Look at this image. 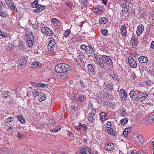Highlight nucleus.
Segmentation results:
<instances>
[{
	"label": "nucleus",
	"instance_id": "f257e3e1",
	"mask_svg": "<svg viewBox=\"0 0 154 154\" xmlns=\"http://www.w3.org/2000/svg\"><path fill=\"white\" fill-rule=\"evenodd\" d=\"M5 7V4L3 5V3L0 1V16L3 18L7 17L9 16L7 9Z\"/></svg>",
	"mask_w": 154,
	"mask_h": 154
},
{
	"label": "nucleus",
	"instance_id": "f03ea898",
	"mask_svg": "<svg viewBox=\"0 0 154 154\" xmlns=\"http://www.w3.org/2000/svg\"><path fill=\"white\" fill-rule=\"evenodd\" d=\"M136 142L139 145H142L144 141L143 137L141 135L137 134H134L132 136Z\"/></svg>",
	"mask_w": 154,
	"mask_h": 154
},
{
	"label": "nucleus",
	"instance_id": "7ed1b4c3",
	"mask_svg": "<svg viewBox=\"0 0 154 154\" xmlns=\"http://www.w3.org/2000/svg\"><path fill=\"white\" fill-rule=\"evenodd\" d=\"M27 44L29 48L32 47L33 45L34 42V35L32 32H30L29 35H27Z\"/></svg>",
	"mask_w": 154,
	"mask_h": 154
},
{
	"label": "nucleus",
	"instance_id": "20e7f679",
	"mask_svg": "<svg viewBox=\"0 0 154 154\" xmlns=\"http://www.w3.org/2000/svg\"><path fill=\"white\" fill-rule=\"evenodd\" d=\"M101 57V60L106 63L107 66L109 67H111L112 65V60L108 56L106 55H102Z\"/></svg>",
	"mask_w": 154,
	"mask_h": 154
},
{
	"label": "nucleus",
	"instance_id": "39448f33",
	"mask_svg": "<svg viewBox=\"0 0 154 154\" xmlns=\"http://www.w3.org/2000/svg\"><path fill=\"white\" fill-rule=\"evenodd\" d=\"M42 32L44 33L46 35L52 36L53 35V31L47 27H42L41 29Z\"/></svg>",
	"mask_w": 154,
	"mask_h": 154
},
{
	"label": "nucleus",
	"instance_id": "423d86ee",
	"mask_svg": "<svg viewBox=\"0 0 154 154\" xmlns=\"http://www.w3.org/2000/svg\"><path fill=\"white\" fill-rule=\"evenodd\" d=\"M129 95L131 100L138 102V95L136 91H131L129 93Z\"/></svg>",
	"mask_w": 154,
	"mask_h": 154
},
{
	"label": "nucleus",
	"instance_id": "0eeeda50",
	"mask_svg": "<svg viewBox=\"0 0 154 154\" xmlns=\"http://www.w3.org/2000/svg\"><path fill=\"white\" fill-rule=\"evenodd\" d=\"M119 96L120 98L122 101L125 100L127 98V93L125 90L123 89H121L119 91Z\"/></svg>",
	"mask_w": 154,
	"mask_h": 154
},
{
	"label": "nucleus",
	"instance_id": "6e6552de",
	"mask_svg": "<svg viewBox=\"0 0 154 154\" xmlns=\"http://www.w3.org/2000/svg\"><path fill=\"white\" fill-rule=\"evenodd\" d=\"M28 57L26 55H24L20 57V60L18 61V63L20 66L23 67L26 63Z\"/></svg>",
	"mask_w": 154,
	"mask_h": 154
},
{
	"label": "nucleus",
	"instance_id": "1a4fd4ad",
	"mask_svg": "<svg viewBox=\"0 0 154 154\" xmlns=\"http://www.w3.org/2000/svg\"><path fill=\"white\" fill-rule=\"evenodd\" d=\"M148 96V94L142 92L141 94H138V100L137 102L143 101Z\"/></svg>",
	"mask_w": 154,
	"mask_h": 154
},
{
	"label": "nucleus",
	"instance_id": "9d476101",
	"mask_svg": "<svg viewBox=\"0 0 154 154\" xmlns=\"http://www.w3.org/2000/svg\"><path fill=\"white\" fill-rule=\"evenodd\" d=\"M62 65H63V63H59L56 66L54 69L55 71L57 73H60L61 72H63V68L62 66Z\"/></svg>",
	"mask_w": 154,
	"mask_h": 154
},
{
	"label": "nucleus",
	"instance_id": "9b49d317",
	"mask_svg": "<svg viewBox=\"0 0 154 154\" xmlns=\"http://www.w3.org/2000/svg\"><path fill=\"white\" fill-rule=\"evenodd\" d=\"M128 63L130 66L134 68L136 67L137 64L134 60L131 57H128Z\"/></svg>",
	"mask_w": 154,
	"mask_h": 154
},
{
	"label": "nucleus",
	"instance_id": "f8f14e48",
	"mask_svg": "<svg viewBox=\"0 0 154 154\" xmlns=\"http://www.w3.org/2000/svg\"><path fill=\"white\" fill-rule=\"evenodd\" d=\"M114 148V145L112 143H109L105 146V149L106 150L108 151H112L113 150Z\"/></svg>",
	"mask_w": 154,
	"mask_h": 154
},
{
	"label": "nucleus",
	"instance_id": "ddd939ff",
	"mask_svg": "<svg viewBox=\"0 0 154 154\" xmlns=\"http://www.w3.org/2000/svg\"><path fill=\"white\" fill-rule=\"evenodd\" d=\"M144 29V27L143 25H139L137 26L136 33L138 36H140Z\"/></svg>",
	"mask_w": 154,
	"mask_h": 154
},
{
	"label": "nucleus",
	"instance_id": "4468645a",
	"mask_svg": "<svg viewBox=\"0 0 154 154\" xmlns=\"http://www.w3.org/2000/svg\"><path fill=\"white\" fill-rule=\"evenodd\" d=\"M105 131L109 133L111 135L115 137L117 136L116 133L112 128H109V129L106 128L105 129Z\"/></svg>",
	"mask_w": 154,
	"mask_h": 154
},
{
	"label": "nucleus",
	"instance_id": "2eb2a0df",
	"mask_svg": "<svg viewBox=\"0 0 154 154\" xmlns=\"http://www.w3.org/2000/svg\"><path fill=\"white\" fill-rule=\"evenodd\" d=\"M154 122V115L149 116L147 119L145 121V123L148 124Z\"/></svg>",
	"mask_w": 154,
	"mask_h": 154
},
{
	"label": "nucleus",
	"instance_id": "dca6fc26",
	"mask_svg": "<svg viewBox=\"0 0 154 154\" xmlns=\"http://www.w3.org/2000/svg\"><path fill=\"white\" fill-rule=\"evenodd\" d=\"M101 57H100L98 58V60H97V62L99 63V65L102 71L105 70V63L101 60Z\"/></svg>",
	"mask_w": 154,
	"mask_h": 154
},
{
	"label": "nucleus",
	"instance_id": "f3484780",
	"mask_svg": "<svg viewBox=\"0 0 154 154\" xmlns=\"http://www.w3.org/2000/svg\"><path fill=\"white\" fill-rule=\"evenodd\" d=\"M138 60L140 63H146L148 62V59L146 57L141 56L139 57Z\"/></svg>",
	"mask_w": 154,
	"mask_h": 154
},
{
	"label": "nucleus",
	"instance_id": "a211bd4d",
	"mask_svg": "<svg viewBox=\"0 0 154 154\" xmlns=\"http://www.w3.org/2000/svg\"><path fill=\"white\" fill-rule=\"evenodd\" d=\"M87 68L88 70L91 72L93 75H95L96 73V72L94 70L95 68L92 65L90 64H88L87 65Z\"/></svg>",
	"mask_w": 154,
	"mask_h": 154
},
{
	"label": "nucleus",
	"instance_id": "6ab92c4d",
	"mask_svg": "<svg viewBox=\"0 0 154 154\" xmlns=\"http://www.w3.org/2000/svg\"><path fill=\"white\" fill-rule=\"evenodd\" d=\"M108 19L106 17H100L99 19V22L101 24H105L108 23Z\"/></svg>",
	"mask_w": 154,
	"mask_h": 154
},
{
	"label": "nucleus",
	"instance_id": "aec40b11",
	"mask_svg": "<svg viewBox=\"0 0 154 154\" xmlns=\"http://www.w3.org/2000/svg\"><path fill=\"white\" fill-rule=\"evenodd\" d=\"M38 100L40 102H42L45 100L46 98V94L42 92L40 93V94L38 97Z\"/></svg>",
	"mask_w": 154,
	"mask_h": 154
},
{
	"label": "nucleus",
	"instance_id": "412c9836",
	"mask_svg": "<svg viewBox=\"0 0 154 154\" xmlns=\"http://www.w3.org/2000/svg\"><path fill=\"white\" fill-rule=\"evenodd\" d=\"M63 67V72H67L69 71L71 69V67L68 64L66 63H63L62 65Z\"/></svg>",
	"mask_w": 154,
	"mask_h": 154
},
{
	"label": "nucleus",
	"instance_id": "4be33fe9",
	"mask_svg": "<svg viewBox=\"0 0 154 154\" xmlns=\"http://www.w3.org/2000/svg\"><path fill=\"white\" fill-rule=\"evenodd\" d=\"M85 52L86 53L91 54L93 53L94 51V49L91 46H87Z\"/></svg>",
	"mask_w": 154,
	"mask_h": 154
},
{
	"label": "nucleus",
	"instance_id": "5701e85b",
	"mask_svg": "<svg viewBox=\"0 0 154 154\" xmlns=\"http://www.w3.org/2000/svg\"><path fill=\"white\" fill-rule=\"evenodd\" d=\"M36 8V9L34 10L33 11L36 13H38L44 9L45 7L44 6L42 5H40V6Z\"/></svg>",
	"mask_w": 154,
	"mask_h": 154
},
{
	"label": "nucleus",
	"instance_id": "b1692460",
	"mask_svg": "<svg viewBox=\"0 0 154 154\" xmlns=\"http://www.w3.org/2000/svg\"><path fill=\"white\" fill-rule=\"evenodd\" d=\"M120 30L122 35L123 36H125L127 33L126 30V27L124 25L122 26L121 27Z\"/></svg>",
	"mask_w": 154,
	"mask_h": 154
},
{
	"label": "nucleus",
	"instance_id": "393cba45",
	"mask_svg": "<svg viewBox=\"0 0 154 154\" xmlns=\"http://www.w3.org/2000/svg\"><path fill=\"white\" fill-rule=\"evenodd\" d=\"M107 115L104 112H101L100 114V119L102 121H104L106 120L107 119L106 117H107Z\"/></svg>",
	"mask_w": 154,
	"mask_h": 154
},
{
	"label": "nucleus",
	"instance_id": "a878e982",
	"mask_svg": "<svg viewBox=\"0 0 154 154\" xmlns=\"http://www.w3.org/2000/svg\"><path fill=\"white\" fill-rule=\"evenodd\" d=\"M1 93L2 96L5 98L10 95V92L8 91H2Z\"/></svg>",
	"mask_w": 154,
	"mask_h": 154
},
{
	"label": "nucleus",
	"instance_id": "bb28decb",
	"mask_svg": "<svg viewBox=\"0 0 154 154\" xmlns=\"http://www.w3.org/2000/svg\"><path fill=\"white\" fill-rule=\"evenodd\" d=\"M38 0H35L31 3L32 6L33 8H35L40 6V5L38 4Z\"/></svg>",
	"mask_w": 154,
	"mask_h": 154
},
{
	"label": "nucleus",
	"instance_id": "cd10ccee",
	"mask_svg": "<svg viewBox=\"0 0 154 154\" xmlns=\"http://www.w3.org/2000/svg\"><path fill=\"white\" fill-rule=\"evenodd\" d=\"M95 113H94V112L92 113H89L88 114L89 117L88 119V120L91 122H91L93 121V120L94 119V115Z\"/></svg>",
	"mask_w": 154,
	"mask_h": 154
},
{
	"label": "nucleus",
	"instance_id": "c85d7f7f",
	"mask_svg": "<svg viewBox=\"0 0 154 154\" xmlns=\"http://www.w3.org/2000/svg\"><path fill=\"white\" fill-rule=\"evenodd\" d=\"M61 72L60 74V77L62 79H66L68 75L66 72Z\"/></svg>",
	"mask_w": 154,
	"mask_h": 154
},
{
	"label": "nucleus",
	"instance_id": "c756f323",
	"mask_svg": "<svg viewBox=\"0 0 154 154\" xmlns=\"http://www.w3.org/2000/svg\"><path fill=\"white\" fill-rule=\"evenodd\" d=\"M49 39L50 40L49 44L54 47L56 44V43L55 41L54 38L52 37H51L49 38Z\"/></svg>",
	"mask_w": 154,
	"mask_h": 154
},
{
	"label": "nucleus",
	"instance_id": "7c9ffc66",
	"mask_svg": "<svg viewBox=\"0 0 154 154\" xmlns=\"http://www.w3.org/2000/svg\"><path fill=\"white\" fill-rule=\"evenodd\" d=\"M77 100L79 101L83 102L85 99V97L82 94H80L79 97H77Z\"/></svg>",
	"mask_w": 154,
	"mask_h": 154
},
{
	"label": "nucleus",
	"instance_id": "2f4dec72",
	"mask_svg": "<svg viewBox=\"0 0 154 154\" xmlns=\"http://www.w3.org/2000/svg\"><path fill=\"white\" fill-rule=\"evenodd\" d=\"M19 121L22 124L24 123L25 122V119L22 116L19 115L17 117Z\"/></svg>",
	"mask_w": 154,
	"mask_h": 154
},
{
	"label": "nucleus",
	"instance_id": "473e14b6",
	"mask_svg": "<svg viewBox=\"0 0 154 154\" xmlns=\"http://www.w3.org/2000/svg\"><path fill=\"white\" fill-rule=\"evenodd\" d=\"M5 2L7 5L9 7V8H10L11 5H12L13 4H14L12 0H5Z\"/></svg>",
	"mask_w": 154,
	"mask_h": 154
},
{
	"label": "nucleus",
	"instance_id": "72a5a7b5",
	"mask_svg": "<svg viewBox=\"0 0 154 154\" xmlns=\"http://www.w3.org/2000/svg\"><path fill=\"white\" fill-rule=\"evenodd\" d=\"M31 66L33 68H37L39 66V63L35 61L31 64Z\"/></svg>",
	"mask_w": 154,
	"mask_h": 154
},
{
	"label": "nucleus",
	"instance_id": "f704fd0d",
	"mask_svg": "<svg viewBox=\"0 0 154 154\" xmlns=\"http://www.w3.org/2000/svg\"><path fill=\"white\" fill-rule=\"evenodd\" d=\"M10 8L12 11H14L16 12L18 11L16 7L15 6L14 3L12 5H11Z\"/></svg>",
	"mask_w": 154,
	"mask_h": 154
},
{
	"label": "nucleus",
	"instance_id": "c9c22d12",
	"mask_svg": "<svg viewBox=\"0 0 154 154\" xmlns=\"http://www.w3.org/2000/svg\"><path fill=\"white\" fill-rule=\"evenodd\" d=\"M97 80H101L103 78V73L102 72H99L97 75Z\"/></svg>",
	"mask_w": 154,
	"mask_h": 154
},
{
	"label": "nucleus",
	"instance_id": "e433bc0d",
	"mask_svg": "<svg viewBox=\"0 0 154 154\" xmlns=\"http://www.w3.org/2000/svg\"><path fill=\"white\" fill-rule=\"evenodd\" d=\"M71 32L70 30H67V31H65L64 33V36L65 38H67Z\"/></svg>",
	"mask_w": 154,
	"mask_h": 154
},
{
	"label": "nucleus",
	"instance_id": "4c0bfd02",
	"mask_svg": "<svg viewBox=\"0 0 154 154\" xmlns=\"http://www.w3.org/2000/svg\"><path fill=\"white\" fill-rule=\"evenodd\" d=\"M14 120V119L13 117H9L5 119V122L7 123H8L10 122L13 121Z\"/></svg>",
	"mask_w": 154,
	"mask_h": 154
},
{
	"label": "nucleus",
	"instance_id": "58836bf2",
	"mask_svg": "<svg viewBox=\"0 0 154 154\" xmlns=\"http://www.w3.org/2000/svg\"><path fill=\"white\" fill-rule=\"evenodd\" d=\"M80 151L81 154H87L86 152V149L84 148H80Z\"/></svg>",
	"mask_w": 154,
	"mask_h": 154
},
{
	"label": "nucleus",
	"instance_id": "ea45409f",
	"mask_svg": "<svg viewBox=\"0 0 154 154\" xmlns=\"http://www.w3.org/2000/svg\"><path fill=\"white\" fill-rule=\"evenodd\" d=\"M0 35L4 38L7 37L8 36L6 32L2 31L1 29H0Z\"/></svg>",
	"mask_w": 154,
	"mask_h": 154
},
{
	"label": "nucleus",
	"instance_id": "a19ab883",
	"mask_svg": "<svg viewBox=\"0 0 154 154\" xmlns=\"http://www.w3.org/2000/svg\"><path fill=\"white\" fill-rule=\"evenodd\" d=\"M128 120L127 118H124L121 120V122L122 125L126 124L128 122Z\"/></svg>",
	"mask_w": 154,
	"mask_h": 154
},
{
	"label": "nucleus",
	"instance_id": "79ce46f5",
	"mask_svg": "<svg viewBox=\"0 0 154 154\" xmlns=\"http://www.w3.org/2000/svg\"><path fill=\"white\" fill-rule=\"evenodd\" d=\"M130 77L132 79L134 80L137 78V76L133 72V73H131V75H130Z\"/></svg>",
	"mask_w": 154,
	"mask_h": 154
},
{
	"label": "nucleus",
	"instance_id": "37998d69",
	"mask_svg": "<svg viewBox=\"0 0 154 154\" xmlns=\"http://www.w3.org/2000/svg\"><path fill=\"white\" fill-rule=\"evenodd\" d=\"M112 84L109 83L108 84H107L106 86L107 87L109 88V91L112 90L113 89V87L112 86Z\"/></svg>",
	"mask_w": 154,
	"mask_h": 154
},
{
	"label": "nucleus",
	"instance_id": "c03bdc74",
	"mask_svg": "<svg viewBox=\"0 0 154 154\" xmlns=\"http://www.w3.org/2000/svg\"><path fill=\"white\" fill-rule=\"evenodd\" d=\"M18 48L20 50H23L24 49V46L22 43H20L19 45Z\"/></svg>",
	"mask_w": 154,
	"mask_h": 154
},
{
	"label": "nucleus",
	"instance_id": "a18cd8bd",
	"mask_svg": "<svg viewBox=\"0 0 154 154\" xmlns=\"http://www.w3.org/2000/svg\"><path fill=\"white\" fill-rule=\"evenodd\" d=\"M51 21L57 24H58L60 23V21L57 19L55 18H53L51 19Z\"/></svg>",
	"mask_w": 154,
	"mask_h": 154
},
{
	"label": "nucleus",
	"instance_id": "49530a36",
	"mask_svg": "<svg viewBox=\"0 0 154 154\" xmlns=\"http://www.w3.org/2000/svg\"><path fill=\"white\" fill-rule=\"evenodd\" d=\"M54 46L52 45L49 44L48 46V49L49 51H52L54 50Z\"/></svg>",
	"mask_w": 154,
	"mask_h": 154
},
{
	"label": "nucleus",
	"instance_id": "de8ad7c7",
	"mask_svg": "<svg viewBox=\"0 0 154 154\" xmlns=\"http://www.w3.org/2000/svg\"><path fill=\"white\" fill-rule=\"evenodd\" d=\"M129 8H122V11L124 14L128 12Z\"/></svg>",
	"mask_w": 154,
	"mask_h": 154
},
{
	"label": "nucleus",
	"instance_id": "09e8293b",
	"mask_svg": "<svg viewBox=\"0 0 154 154\" xmlns=\"http://www.w3.org/2000/svg\"><path fill=\"white\" fill-rule=\"evenodd\" d=\"M12 47V45L11 44H9L6 46V49L7 51L10 50Z\"/></svg>",
	"mask_w": 154,
	"mask_h": 154
},
{
	"label": "nucleus",
	"instance_id": "8fccbe9b",
	"mask_svg": "<svg viewBox=\"0 0 154 154\" xmlns=\"http://www.w3.org/2000/svg\"><path fill=\"white\" fill-rule=\"evenodd\" d=\"M101 9V7H99V8H95L94 9V13H97L98 12H100Z\"/></svg>",
	"mask_w": 154,
	"mask_h": 154
},
{
	"label": "nucleus",
	"instance_id": "3c124183",
	"mask_svg": "<svg viewBox=\"0 0 154 154\" xmlns=\"http://www.w3.org/2000/svg\"><path fill=\"white\" fill-rule=\"evenodd\" d=\"M32 94L33 96L36 97L38 96V97L40 94H39L38 92L37 91H34V92H33Z\"/></svg>",
	"mask_w": 154,
	"mask_h": 154
},
{
	"label": "nucleus",
	"instance_id": "603ef678",
	"mask_svg": "<svg viewBox=\"0 0 154 154\" xmlns=\"http://www.w3.org/2000/svg\"><path fill=\"white\" fill-rule=\"evenodd\" d=\"M80 83L82 85L81 87L82 88H84L86 87V85L84 83V82L82 80H81L80 82Z\"/></svg>",
	"mask_w": 154,
	"mask_h": 154
},
{
	"label": "nucleus",
	"instance_id": "864d4df0",
	"mask_svg": "<svg viewBox=\"0 0 154 154\" xmlns=\"http://www.w3.org/2000/svg\"><path fill=\"white\" fill-rule=\"evenodd\" d=\"M101 32L102 33L103 35H105L108 32V31L106 29H102L101 30Z\"/></svg>",
	"mask_w": 154,
	"mask_h": 154
},
{
	"label": "nucleus",
	"instance_id": "5fc2aeb1",
	"mask_svg": "<svg viewBox=\"0 0 154 154\" xmlns=\"http://www.w3.org/2000/svg\"><path fill=\"white\" fill-rule=\"evenodd\" d=\"M106 127L108 128H111L112 125L110 122H107L106 124Z\"/></svg>",
	"mask_w": 154,
	"mask_h": 154
},
{
	"label": "nucleus",
	"instance_id": "6e6d98bb",
	"mask_svg": "<svg viewBox=\"0 0 154 154\" xmlns=\"http://www.w3.org/2000/svg\"><path fill=\"white\" fill-rule=\"evenodd\" d=\"M37 86L38 87H44L45 86V84H43L41 83H40L37 84Z\"/></svg>",
	"mask_w": 154,
	"mask_h": 154
},
{
	"label": "nucleus",
	"instance_id": "4d7b16f0",
	"mask_svg": "<svg viewBox=\"0 0 154 154\" xmlns=\"http://www.w3.org/2000/svg\"><path fill=\"white\" fill-rule=\"evenodd\" d=\"M127 113L126 112L125 110L122 111V112L120 113V115L124 117L125 116V115L126 114L127 115Z\"/></svg>",
	"mask_w": 154,
	"mask_h": 154
},
{
	"label": "nucleus",
	"instance_id": "13d9d810",
	"mask_svg": "<svg viewBox=\"0 0 154 154\" xmlns=\"http://www.w3.org/2000/svg\"><path fill=\"white\" fill-rule=\"evenodd\" d=\"M86 151H87L89 153L92 154V151L91 148L89 147H87L86 149Z\"/></svg>",
	"mask_w": 154,
	"mask_h": 154
},
{
	"label": "nucleus",
	"instance_id": "bf43d9fd",
	"mask_svg": "<svg viewBox=\"0 0 154 154\" xmlns=\"http://www.w3.org/2000/svg\"><path fill=\"white\" fill-rule=\"evenodd\" d=\"M87 46H86L85 45H82L81 47V48L84 50L85 51H85H86V49L87 48Z\"/></svg>",
	"mask_w": 154,
	"mask_h": 154
},
{
	"label": "nucleus",
	"instance_id": "052dcab7",
	"mask_svg": "<svg viewBox=\"0 0 154 154\" xmlns=\"http://www.w3.org/2000/svg\"><path fill=\"white\" fill-rule=\"evenodd\" d=\"M134 45L135 46H137L138 44V41L137 39H136L134 41Z\"/></svg>",
	"mask_w": 154,
	"mask_h": 154
},
{
	"label": "nucleus",
	"instance_id": "680f3d73",
	"mask_svg": "<svg viewBox=\"0 0 154 154\" xmlns=\"http://www.w3.org/2000/svg\"><path fill=\"white\" fill-rule=\"evenodd\" d=\"M150 48L154 49V41H152L150 45Z\"/></svg>",
	"mask_w": 154,
	"mask_h": 154
},
{
	"label": "nucleus",
	"instance_id": "e2e57ef3",
	"mask_svg": "<svg viewBox=\"0 0 154 154\" xmlns=\"http://www.w3.org/2000/svg\"><path fill=\"white\" fill-rule=\"evenodd\" d=\"M17 136L20 139H22V136L20 132H18L17 135Z\"/></svg>",
	"mask_w": 154,
	"mask_h": 154
},
{
	"label": "nucleus",
	"instance_id": "0e129e2a",
	"mask_svg": "<svg viewBox=\"0 0 154 154\" xmlns=\"http://www.w3.org/2000/svg\"><path fill=\"white\" fill-rule=\"evenodd\" d=\"M126 129H125L123 132V134L125 137H127L128 136V133L126 132Z\"/></svg>",
	"mask_w": 154,
	"mask_h": 154
},
{
	"label": "nucleus",
	"instance_id": "69168bd1",
	"mask_svg": "<svg viewBox=\"0 0 154 154\" xmlns=\"http://www.w3.org/2000/svg\"><path fill=\"white\" fill-rule=\"evenodd\" d=\"M87 139L86 138H84V139L83 140V143L85 144V146L84 145V146H86V143H87Z\"/></svg>",
	"mask_w": 154,
	"mask_h": 154
},
{
	"label": "nucleus",
	"instance_id": "338daca9",
	"mask_svg": "<svg viewBox=\"0 0 154 154\" xmlns=\"http://www.w3.org/2000/svg\"><path fill=\"white\" fill-rule=\"evenodd\" d=\"M66 5L68 6L69 7L71 6L72 5V3L70 2H67V3H66Z\"/></svg>",
	"mask_w": 154,
	"mask_h": 154
},
{
	"label": "nucleus",
	"instance_id": "774afa93",
	"mask_svg": "<svg viewBox=\"0 0 154 154\" xmlns=\"http://www.w3.org/2000/svg\"><path fill=\"white\" fill-rule=\"evenodd\" d=\"M75 128L77 130L80 131L82 130V128H79L78 126H75Z\"/></svg>",
	"mask_w": 154,
	"mask_h": 154
}]
</instances>
